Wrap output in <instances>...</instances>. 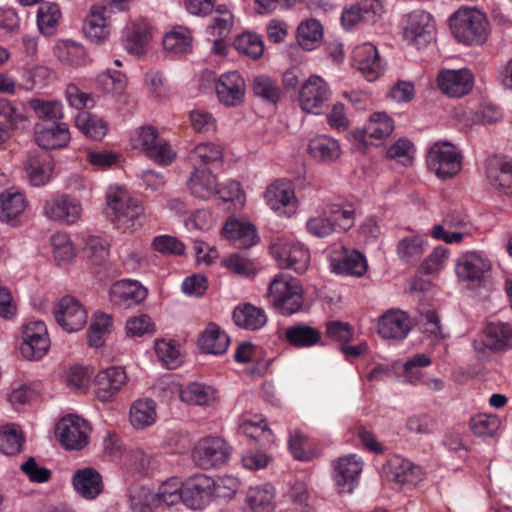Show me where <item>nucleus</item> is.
Segmentation results:
<instances>
[{
	"mask_svg": "<svg viewBox=\"0 0 512 512\" xmlns=\"http://www.w3.org/2000/svg\"><path fill=\"white\" fill-rule=\"evenodd\" d=\"M105 198L104 213L118 229L135 230L140 226L138 221L143 216L144 208L138 200L130 196L126 189L110 186Z\"/></svg>",
	"mask_w": 512,
	"mask_h": 512,
	"instance_id": "f257e3e1",
	"label": "nucleus"
},
{
	"mask_svg": "<svg viewBox=\"0 0 512 512\" xmlns=\"http://www.w3.org/2000/svg\"><path fill=\"white\" fill-rule=\"evenodd\" d=\"M450 28L454 37L466 45L482 44L489 34L486 15L470 7H461L451 15Z\"/></svg>",
	"mask_w": 512,
	"mask_h": 512,
	"instance_id": "f03ea898",
	"label": "nucleus"
},
{
	"mask_svg": "<svg viewBox=\"0 0 512 512\" xmlns=\"http://www.w3.org/2000/svg\"><path fill=\"white\" fill-rule=\"evenodd\" d=\"M269 303L281 314L292 315L303 307V287L289 274L279 273L269 284Z\"/></svg>",
	"mask_w": 512,
	"mask_h": 512,
	"instance_id": "7ed1b4c3",
	"label": "nucleus"
},
{
	"mask_svg": "<svg viewBox=\"0 0 512 512\" xmlns=\"http://www.w3.org/2000/svg\"><path fill=\"white\" fill-rule=\"evenodd\" d=\"M269 249L280 268L292 269L299 274L307 271L311 257L304 244L285 236H276L271 239Z\"/></svg>",
	"mask_w": 512,
	"mask_h": 512,
	"instance_id": "20e7f679",
	"label": "nucleus"
},
{
	"mask_svg": "<svg viewBox=\"0 0 512 512\" xmlns=\"http://www.w3.org/2000/svg\"><path fill=\"white\" fill-rule=\"evenodd\" d=\"M426 164L439 179H450L461 171L462 155L451 142L437 141L427 151Z\"/></svg>",
	"mask_w": 512,
	"mask_h": 512,
	"instance_id": "39448f33",
	"label": "nucleus"
},
{
	"mask_svg": "<svg viewBox=\"0 0 512 512\" xmlns=\"http://www.w3.org/2000/svg\"><path fill=\"white\" fill-rule=\"evenodd\" d=\"M401 26L404 40L418 49L426 47L435 38L436 22L427 11H411L403 17Z\"/></svg>",
	"mask_w": 512,
	"mask_h": 512,
	"instance_id": "423d86ee",
	"label": "nucleus"
},
{
	"mask_svg": "<svg viewBox=\"0 0 512 512\" xmlns=\"http://www.w3.org/2000/svg\"><path fill=\"white\" fill-rule=\"evenodd\" d=\"M183 504L194 511H202L216 497L221 496V485L206 474H196L184 482Z\"/></svg>",
	"mask_w": 512,
	"mask_h": 512,
	"instance_id": "0eeeda50",
	"label": "nucleus"
},
{
	"mask_svg": "<svg viewBox=\"0 0 512 512\" xmlns=\"http://www.w3.org/2000/svg\"><path fill=\"white\" fill-rule=\"evenodd\" d=\"M232 453L231 446L219 436H207L200 439L193 451L192 459L202 469L219 467L228 462Z\"/></svg>",
	"mask_w": 512,
	"mask_h": 512,
	"instance_id": "6e6552de",
	"label": "nucleus"
},
{
	"mask_svg": "<svg viewBox=\"0 0 512 512\" xmlns=\"http://www.w3.org/2000/svg\"><path fill=\"white\" fill-rule=\"evenodd\" d=\"M91 426L76 414H66L56 425V435L61 446L70 451H79L88 445Z\"/></svg>",
	"mask_w": 512,
	"mask_h": 512,
	"instance_id": "1a4fd4ad",
	"label": "nucleus"
},
{
	"mask_svg": "<svg viewBox=\"0 0 512 512\" xmlns=\"http://www.w3.org/2000/svg\"><path fill=\"white\" fill-rule=\"evenodd\" d=\"M81 201L69 194H58L43 201L42 215L49 221L76 224L82 216Z\"/></svg>",
	"mask_w": 512,
	"mask_h": 512,
	"instance_id": "9d476101",
	"label": "nucleus"
},
{
	"mask_svg": "<svg viewBox=\"0 0 512 512\" xmlns=\"http://www.w3.org/2000/svg\"><path fill=\"white\" fill-rule=\"evenodd\" d=\"M473 346L477 357L486 359V351L499 352L512 348V325L503 322H489L483 328Z\"/></svg>",
	"mask_w": 512,
	"mask_h": 512,
	"instance_id": "9b49d317",
	"label": "nucleus"
},
{
	"mask_svg": "<svg viewBox=\"0 0 512 512\" xmlns=\"http://www.w3.org/2000/svg\"><path fill=\"white\" fill-rule=\"evenodd\" d=\"M265 203L279 216L291 217L298 209L293 184L286 179L270 183L264 192Z\"/></svg>",
	"mask_w": 512,
	"mask_h": 512,
	"instance_id": "f8f14e48",
	"label": "nucleus"
},
{
	"mask_svg": "<svg viewBox=\"0 0 512 512\" xmlns=\"http://www.w3.org/2000/svg\"><path fill=\"white\" fill-rule=\"evenodd\" d=\"M49 347L48 330L43 321H30L23 325L20 353L24 358L39 360L47 354Z\"/></svg>",
	"mask_w": 512,
	"mask_h": 512,
	"instance_id": "ddd939ff",
	"label": "nucleus"
},
{
	"mask_svg": "<svg viewBox=\"0 0 512 512\" xmlns=\"http://www.w3.org/2000/svg\"><path fill=\"white\" fill-rule=\"evenodd\" d=\"M236 434L243 436L262 447H268L275 441L266 418L262 414L245 412L236 420Z\"/></svg>",
	"mask_w": 512,
	"mask_h": 512,
	"instance_id": "4468645a",
	"label": "nucleus"
},
{
	"mask_svg": "<svg viewBox=\"0 0 512 512\" xmlns=\"http://www.w3.org/2000/svg\"><path fill=\"white\" fill-rule=\"evenodd\" d=\"M363 460L357 454H348L334 461L333 479L341 494H351L359 483Z\"/></svg>",
	"mask_w": 512,
	"mask_h": 512,
	"instance_id": "2eb2a0df",
	"label": "nucleus"
},
{
	"mask_svg": "<svg viewBox=\"0 0 512 512\" xmlns=\"http://www.w3.org/2000/svg\"><path fill=\"white\" fill-rule=\"evenodd\" d=\"M331 97L328 83L318 75H311L303 82L299 91V104L303 111L320 114L323 105Z\"/></svg>",
	"mask_w": 512,
	"mask_h": 512,
	"instance_id": "dca6fc26",
	"label": "nucleus"
},
{
	"mask_svg": "<svg viewBox=\"0 0 512 512\" xmlns=\"http://www.w3.org/2000/svg\"><path fill=\"white\" fill-rule=\"evenodd\" d=\"M216 97L225 107H238L243 104L246 95V82L237 71L221 74L215 82Z\"/></svg>",
	"mask_w": 512,
	"mask_h": 512,
	"instance_id": "f3484780",
	"label": "nucleus"
},
{
	"mask_svg": "<svg viewBox=\"0 0 512 512\" xmlns=\"http://www.w3.org/2000/svg\"><path fill=\"white\" fill-rule=\"evenodd\" d=\"M57 323L67 332L81 330L87 323V311L74 297H63L54 311Z\"/></svg>",
	"mask_w": 512,
	"mask_h": 512,
	"instance_id": "a211bd4d",
	"label": "nucleus"
},
{
	"mask_svg": "<svg viewBox=\"0 0 512 512\" xmlns=\"http://www.w3.org/2000/svg\"><path fill=\"white\" fill-rule=\"evenodd\" d=\"M384 477L400 485H416L422 479L419 465L400 455H394L383 466Z\"/></svg>",
	"mask_w": 512,
	"mask_h": 512,
	"instance_id": "6ab92c4d",
	"label": "nucleus"
},
{
	"mask_svg": "<svg viewBox=\"0 0 512 512\" xmlns=\"http://www.w3.org/2000/svg\"><path fill=\"white\" fill-rule=\"evenodd\" d=\"M413 327L410 316L400 309H389L378 319L377 331L384 339L403 340Z\"/></svg>",
	"mask_w": 512,
	"mask_h": 512,
	"instance_id": "aec40b11",
	"label": "nucleus"
},
{
	"mask_svg": "<svg viewBox=\"0 0 512 512\" xmlns=\"http://www.w3.org/2000/svg\"><path fill=\"white\" fill-rule=\"evenodd\" d=\"M148 290L139 281L122 279L112 285L109 290L110 302L120 308H130L142 303Z\"/></svg>",
	"mask_w": 512,
	"mask_h": 512,
	"instance_id": "412c9836",
	"label": "nucleus"
},
{
	"mask_svg": "<svg viewBox=\"0 0 512 512\" xmlns=\"http://www.w3.org/2000/svg\"><path fill=\"white\" fill-rule=\"evenodd\" d=\"M83 29L92 42L104 43L112 31L110 9L103 5H93L86 16Z\"/></svg>",
	"mask_w": 512,
	"mask_h": 512,
	"instance_id": "4be33fe9",
	"label": "nucleus"
},
{
	"mask_svg": "<svg viewBox=\"0 0 512 512\" xmlns=\"http://www.w3.org/2000/svg\"><path fill=\"white\" fill-rule=\"evenodd\" d=\"M439 89L448 97H463L473 88L474 77L468 69H446L437 77Z\"/></svg>",
	"mask_w": 512,
	"mask_h": 512,
	"instance_id": "5701e85b",
	"label": "nucleus"
},
{
	"mask_svg": "<svg viewBox=\"0 0 512 512\" xmlns=\"http://www.w3.org/2000/svg\"><path fill=\"white\" fill-rule=\"evenodd\" d=\"M394 120L385 112H375L370 115L363 129L355 130L352 137L363 144L369 141H382L394 131Z\"/></svg>",
	"mask_w": 512,
	"mask_h": 512,
	"instance_id": "b1692460",
	"label": "nucleus"
},
{
	"mask_svg": "<svg viewBox=\"0 0 512 512\" xmlns=\"http://www.w3.org/2000/svg\"><path fill=\"white\" fill-rule=\"evenodd\" d=\"M71 483L76 494L85 500L96 499L104 490L103 477L93 467L77 469L72 475Z\"/></svg>",
	"mask_w": 512,
	"mask_h": 512,
	"instance_id": "393cba45",
	"label": "nucleus"
},
{
	"mask_svg": "<svg viewBox=\"0 0 512 512\" xmlns=\"http://www.w3.org/2000/svg\"><path fill=\"white\" fill-rule=\"evenodd\" d=\"M353 62L368 81L376 80L384 70V65L379 57L377 48L369 42L355 47Z\"/></svg>",
	"mask_w": 512,
	"mask_h": 512,
	"instance_id": "a878e982",
	"label": "nucleus"
},
{
	"mask_svg": "<svg viewBox=\"0 0 512 512\" xmlns=\"http://www.w3.org/2000/svg\"><path fill=\"white\" fill-rule=\"evenodd\" d=\"M23 167L33 186H44L53 177L54 162L47 153H29L23 162Z\"/></svg>",
	"mask_w": 512,
	"mask_h": 512,
	"instance_id": "bb28decb",
	"label": "nucleus"
},
{
	"mask_svg": "<svg viewBox=\"0 0 512 512\" xmlns=\"http://www.w3.org/2000/svg\"><path fill=\"white\" fill-rule=\"evenodd\" d=\"M491 263L479 252H470L461 256L456 264V274L462 281L480 282L490 271Z\"/></svg>",
	"mask_w": 512,
	"mask_h": 512,
	"instance_id": "cd10ccee",
	"label": "nucleus"
},
{
	"mask_svg": "<svg viewBox=\"0 0 512 512\" xmlns=\"http://www.w3.org/2000/svg\"><path fill=\"white\" fill-rule=\"evenodd\" d=\"M71 135L68 125L56 122L51 125L37 124L35 126V141L43 149H61L68 145Z\"/></svg>",
	"mask_w": 512,
	"mask_h": 512,
	"instance_id": "c85d7f7f",
	"label": "nucleus"
},
{
	"mask_svg": "<svg viewBox=\"0 0 512 512\" xmlns=\"http://www.w3.org/2000/svg\"><path fill=\"white\" fill-rule=\"evenodd\" d=\"M221 233L238 248H248L258 242L256 228L247 220L230 217L225 222Z\"/></svg>",
	"mask_w": 512,
	"mask_h": 512,
	"instance_id": "c756f323",
	"label": "nucleus"
},
{
	"mask_svg": "<svg viewBox=\"0 0 512 512\" xmlns=\"http://www.w3.org/2000/svg\"><path fill=\"white\" fill-rule=\"evenodd\" d=\"M283 339L295 348H310L321 343L322 333L306 323H297L284 330Z\"/></svg>",
	"mask_w": 512,
	"mask_h": 512,
	"instance_id": "7c9ffc66",
	"label": "nucleus"
},
{
	"mask_svg": "<svg viewBox=\"0 0 512 512\" xmlns=\"http://www.w3.org/2000/svg\"><path fill=\"white\" fill-rule=\"evenodd\" d=\"M27 206L25 195L15 187L0 193V220L14 224L23 214Z\"/></svg>",
	"mask_w": 512,
	"mask_h": 512,
	"instance_id": "2f4dec72",
	"label": "nucleus"
},
{
	"mask_svg": "<svg viewBox=\"0 0 512 512\" xmlns=\"http://www.w3.org/2000/svg\"><path fill=\"white\" fill-rule=\"evenodd\" d=\"M275 489L266 483L250 487L245 498L244 512H273Z\"/></svg>",
	"mask_w": 512,
	"mask_h": 512,
	"instance_id": "473e14b6",
	"label": "nucleus"
},
{
	"mask_svg": "<svg viewBox=\"0 0 512 512\" xmlns=\"http://www.w3.org/2000/svg\"><path fill=\"white\" fill-rule=\"evenodd\" d=\"M149 39V24L144 20L129 23L123 31L124 47L131 54H142Z\"/></svg>",
	"mask_w": 512,
	"mask_h": 512,
	"instance_id": "72a5a7b5",
	"label": "nucleus"
},
{
	"mask_svg": "<svg viewBox=\"0 0 512 512\" xmlns=\"http://www.w3.org/2000/svg\"><path fill=\"white\" fill-rule=\"evenodd\" d=\"M490 184L506 195H512V161L506 159L490 160L487 167Z\"/></svg>",
	"mask_w": 512,
	"mask_h": 512,
	"instance_id": "f704fd0d",
	"label": "nucleus"
},
{
	"mask_svg": "<svg viewBox=\"0 0 512 512\" xmlns=\"http://www.w3.org/2000/svg\"><path fill=\"white\" fill-rule=\"evenodd\" d=\"M53 54L58 61L67 66L79 67L88 61L84 46L69 39L57 40L53 46Z\"/></svg>",
	"mask_w": 512,
	"mask_h": 512,
	"instance_id": "c9c22d12",
	"label": "nucleus"
},
{
	"mask_svg": "<svg viewBox=\"0 0 512 512\" xmlns=\"http://www.w3.org/2000/svg\"><path fill=\"white\" fill-rule=\"evenodd\" d=\"M154 350L158 362L167 369H176L184 362L182 346L174 339H156Z\"/></svg>",
	"mask_w": 512,
	"mask_h": 512,
	"instance_id": "e433bc0d",
	"label": "nucleus"
},
{
	"mask_svg": "<svg viewBox=\"0 0 512 512\" xmlns=\"http://www.w3.org/2000/svg\"><path fill=\"white\" fill-rule=\"evenodd\" d=\"M188 188L194 197L208 200L217 194V178L210 170L195 169L188 180Z\"/></svg>",
	"mask_w": 512,
	"mask_h": 512,
	"instance_id": "4c0bfd02",
	"label": "nucleus"
},
{
	"mask_svg": "<svg viewBox=\"0 0 512 512\" xmlns=\"http://www.w3.org/2000/svg\"><path fill=\"white\" fill-rule=\"evenodd\" d=\"M331 267L337 274L362 277L368 269V264L360 252L345 250L339 259H332Z\"/></svg>",
	"mask_w": 512,
	"mask_h": 512,
	"instance_id": "58836bf2",
	"label": "nucleus"
},
{
	"mask_svg": "<svg viewBox=\"0 0 512 512\" xmlns=\"http://www.w3.org/2000/svg\"><path fill=\"white\" fill-rule=\"evenodd\" d=\"M129 420L137 430L152 426L157 421L156 402L151 398L135 400L129 410Z\"/></svg>",
	"mask_w": 512,
	"mask_h": 512,
	"instance_id": "ea45409f",
	"label": "nucleus"
},
{
	"mask_svg": "<svg viewBox=\"0 0 512 512\" xmlns=\"http://www.w3.org/2000/svg\"><path fill=\"white\" fill-rule=\"evenodd\" d=\"M428 246L427 237L423 234H411L401 238L397 243V255L407 264L417 263Z\"/></svg>",
	"mask_w": 512,
	"mask_h": 512,
	"instance_id": "a19ab883",
	"label": "nucleus"
},
{
	"mask_svg": "<svg viewBox=\"0 0 512 512\" xmlns=\"http://www.w3.org/2000/svg\"><path fill=\"white\" fill-rule=\"evenodd\" d=\"M229 337L217 324L210 323L198 339V347L205 353L222 354L229 347Z\"/></svg>",
	"mask_w": 512,
	"mask_h": 512,
	"instance_id": "79ce46f5",
	"label": "nucleus"
},
{
	"mask_svg": "<svg viewBox=\"0 0 512 512\" xmlns=\"http://www.w3.org/2000/svg\"><path fill=\"white\" fill-rule=\"evenodd\" d=\"M308 152L315 160L330 163L340 157L341 148L336 139L320 135L309 141Z\"/></svg>",
	"mask_w": 512,
	"mask_h": 512,
	"instance_id": "37998d69",
	"label": "nucleus"
},
{
	"mask_svg": "<svg viewBox=\"0 0 512 512\" xmlns=\"http://www.w3.org/2000/svg\"><path fill=\"white\" fill-rule=\"evenodd\" d=\"M233 319L237 326L252 331L261 329L267 322L265 311L249 303L237 306Z\"/></svg>",
	"mask_w": 512,
	"mask_h": 512,
	"instance_id": "c03bdc74",
	"label": "nucleus"
},
{
	"mask_svg": "<svg viewBox=\"0 0 512 512\" xmlns=\"http://www.w3.org/2000/svg\"><path fill=\"white\" fill-rule=\"evenodd\" d=\"M113 328V319L109 314L96 312L91 320L88 330V344L90 347L104 346Z\"/></svg>",
	"mask_w": 512,
	"mask_h": 512,
	"instance_id": "a18cd8bd",
	"label": "nucleus"
},
{
	"mask_svg": "<svg viewBox=\"0 0 512 512\" xmlns=\"http://www.w3.org/2000/svg\"><path fill=\"white\" fill-rule=\"evenodd\" d=\"M191 31L184 26H175L163 38L164 49L174 54L188 53L192 49Z\"/></svg>",
	"mask_w": 512,
	"mask_h": 512,
	"instance_id": "49530a36",
	"label": "nucleus"
},
{
	"mask_svg": "<svg viewBox=\"0 0 512 512\" xmlns=\"http://www.w3.org/2000/svg\"><path fill=\"white\" fill-rule=\"evenodd\" d=\"M62 13L58 4L53 2L42 3L37 11V27L44 36L56 33Z\"/></svg>",
	"mask_w": 512,
	"mask_h": 512,
	"instance_id": "de8ad7c7",
	"label": "nucleus"
},
{
	"mask_svg": "<svg viewBox=\"0 0 512 512\" xmlns=\"http://www.w3.org/2000/svg\"><path fill=\"white\" fill-rule=\"evenodd\" d=\"M128 502L133 512H152L158 508L155 493L140 484L130 486Z\"/></svg>",
	"mask_w": 512,
	"mask_h": 512,
	"instance_id": "09e8293b",
	"label": "nucleus"
},
{
	"mask_svg": "<svg viewBox=\"0 0 512 512\" xmlns=\"http://www.w3.org/2000/svg\"><path fill=\"white\" fill-rule=\"evenodd\" d=\"M184 482L177 477L164 481L155 493L158 508L162 506H173L179 502L183 503Z\"/></svg>",
	"mask_w": 512,
	"mask_h": 512,
	"instance_id": "8fccbe9b",
	"label": "nucleus"
},
{
	"mask_svg": "<svg viewBox=\"0 0 512 512\" xmlns=\"http://www.w3.org/2000/svg\"><path fill=\"white\" fill-rule=\"evenodd\" d=\"M50 245L54 260L58 265H67L76 256L74 244L65 232H56L50 237Z\"/></svg>",
	"mask_w": 512,
	"mask_h": 512,
	"instance_id": "3c124183",
	"label": "nucleus"
},
{
	"mask_svg": "<svg viewBox=\"0 0 512 512\" xmlns=\"http://www.w3.org/2000/svg\"><path fill=\"white\" fill-rule=\"evenodd\" d=\"M25 441L24 434L17 424L4 425L0 430V452L13 456L20 453Z\"/></svg>",
	"mask_w": 512,
	"mask_h": 512,
	"instance_id": "603ef678",
	"label": "nucleus"
},
{
	"mask_svg": "<svg viewBox=\"0 0 512 512\" xmlns=\"http://www.w3.org/2000/svg\"><path fill=\"white\" fill-rule=\"evenodd\" d=\"M75 125L83 134L94 140L102 139L108 129L101 118L87 111H81L77 114Z\"/></svg>",
	"mask_w": 512,
	"mask_h": 512,
	"instance_id": "864d4df0",
	"label": "nucleus"
},
{
	"mask_svg": "<svg viewBox=\"0 0 512 512\" xmlns=\"http://www.w3.org/2000/svg\"><path fill=\"white\" fill-rule=\"evenodd\" d=\"M501 424V420L496 414H477L470 420L473 434L484 439L497 437Z\"/></svg>",
	"mask_w": 512,
	"mask_h": 512,
	"instance_id": "5fc2aeb1",
	"label": "nucleus"
},
{
	"mask_svg": "<svg viewBox=\"0 0 512 512\" xmlns=\"http://www.w3.org/2000/svg\"><path fill=\"white\" fill-rule=\"evenodd\" d=\"M232 26V13L223 6H219L213 23L207 27V33L215 38V46L222 45V40L230 34Z\"/></svg>",
	"mask_w": 512,
	"mask_h": 512,
	"instance_id": "6e6d98bb",
	"label": "nucleus"
},
{
	"mask_svg": "<svg viewBox=\"0 0 512 512\" xmlns=\"http://www.w3.org/2000/svg\"><path fill=\"white\" fill-rule=\"evenodd\" d=\"M252 91L255 96L271 104H276L282 95L281 88L276 81L264 74L254 77Z\"/></svg>",
	"mask_w": 512,
	"mask_h": 512,
	"instance_id": "4d7b16f0",
	"label": "nucleus"
},
{
	"mask_svg": "<svg viewBox=\"0 0 512 512\" xmlns=\"http://www.w3.org/2000/svg\"><path fill=\"white\" fill-rule=\"evenodd\" d=\"M322 25L315 19L302 22L297 29V40L301 47L312 50L322 39Z\"/></svg>",
	"mask_w": 512,
	"mask_h": 512,
	"instance_id": "13d9d810",
	"label": "nucleus"
},
{
	"mask_svg": "<svg viewBox=\"0 0 512 512\" xmlns=\"http://www.w3.org/2000/svg\"><path fill=\"white\" fill-rule=\"evenodd\" d=\"M235 49L251 59H258L263 55L264 43L262 38L252 32H244L234 40Z\"/></svg>",
	"mask_w": 512,
	"mask_h": 512,
	"instance_id": "bf43d9fd",
	"label": "nucleus"
},
{
	"mask_svg": "<svg viewBox=\"0 0 512 512\" xmlns=\"http://www.w3.org/2000/svg\"><path fill=\"white\" fill-rule=\"evenodd\" d=\"M97 82L105 92L112 95H121L127 88L128 78L120 70L107 68L98 75Z\"/></svg>",
	"mask_w": 512,
	"mask_h": 512,
	"instance_id": "052dcab7",
	"label": "nucleus"
},
{
	"mask_svg": "<svg viewBox=\"0 0 512 512\" xmlns=\"http://www.w3.org/2000/svg\"><path fill=\"white\" fill-rule=\"evenodd\" d=\"M29 106L37 117L43 121L56 123L64 117L63 105L56 100L47 101L35 98L29 101Z\"/></svg>",
	"mask_w": 512,
	"mask_h": 512,
	"instance_id": "680f3d73",
	"label": "nucleus"
},
{
	"mask_svg": "<svg viewBox=\"0 0 512 512\" xmlns=\"http://www.w3.org/2000/svg\"><path fill=\"white\" fill-rule=\"evenodd\" d=\"M181 401L190 405H209L214 400L212 386H179Z\"/></svg>",
	"mask_w": 512,
	"mask_h": 512,
	"instance_id": "e2e57ef3",
	"label": "nucleus"
},
{
	"mask_svg": "<svg viewBox=\"0 0 512 512\" xmlns=\"http://www.w3.org/2000/svg\"><path fill=\"white\" fill-rule=\"evenodd\" d=\"M415 151L414 144L408 138L401 137L388 147L386 156L404 166H410L414 161Z\"/></svg>",
	"mask_w": 512,
	"mask_h": 512,
	"instance_id": "0e129e2a",
	"label": "nucleus"
},
{
	"mask_svg": "<svg viewBox=\"0 0 512 512\" xmlns=\"http://www.w3.org/2000/svg\"><path fill=\"white\" fill-rule=\"evenodd\" d=\"M337 232L350 229L355 222V211L350 205L341 206L333 204L326 211Z\"/></svg>",
	"mask_w": 512,
	"mask_h": 512,
	"instance_id": "69168bd1",
	"label": "nucleus"
},
{
	"mask_svg": "<svg viewBox=\"0 0 512 512\" xmlns=\"http://www.w3.org/2000/svg\"><path fill=\"white\" fill-rule=\"evenodd\" d=\"M83 250L92 262L99 264L108 256L109 245L99 236L88 235L84 238Z\"/></svg>",
	"mask_w": 512,
	"mask_h": 512,
	"instance_id": "338daca9",
	"label": "nucleus"
},
{
	"mask_svg": "<svg viewBox=\"0 0 512 512\" xmlns=\"http://www.w3.org/2000/svg\"><path fill=\"white\" fill-rule=\"evenodd\" d=\"M223 149L214 143H200L192 151V159L204 164L221 161Z\"/></svg>",
	"mask_w": 512,
	"mask_h": 512,
	"instance_id": "774afa93",
	"label": "nucleus"
}]
</instances>
